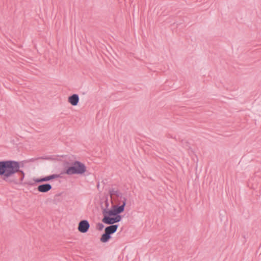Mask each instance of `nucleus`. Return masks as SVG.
<instances>
[{
  "label": "nucleus",
  "mask_w": 261,
  "mask_h": 261,
  "mask_svg": "<svg viewBox=\"0 0 261 261\" xmlns=\"http://www.w3.org/2000/svg\"><path fill=\"white\" fill-rule=\"evenodd\" d=\"M20 163L15 161H0V176L5 181L10 184H21L24 177V172L20 169Z\"/></svg>",
  "instance_id": "f257e3e1"
},
{
  "label": "nucleus",
  "mask_w": 261,
  "mask_h": 261,
  "mask_svg": "<svg viewBox=\"0 0 261 261\" xmlns=\"http://www.w3.org/2000/svg\"><path fill=\"white\" fill-rule=\"evenodd\" d=\"M102 222L110 225L105 229V232L101 235L100 240L102 243H106L111 238V235L116 232L118 227V224H114L121 220L122 216L120 214H103Z\"/></svg>",
  "instance_id": "f03ea898"
},
{
  "label": "nucleus",
  "mask_w": 261,
  "mask_h": 261,
  "mask_svg": "<svg viewBox=\"0 0 261 261\" xmlns=\"http://www.w3.org/2000/svg\"><path fill=\"white\" fill-rule=\"evenodd\" d=\"M86 171V167L82 162L75 161L67 167L64 173L67 175L83 174Z\"/></svg>",
  "instance_id": "7ed1b4c3"
},
{
  "label": "nucleus",
  "mask_w": 261,
  "mask_h": 261,
  "mask_svg": "<svg viewBox=\"0 0 261 261\" xmlns=\"http://www.w3.org/2000/svg\"><path fill=\"white\" fill-rule=\"evenodd\" d=\"M122 203L121 205L116 203V205H113L111 210H107L105 208L103 210L102 214L113 215V214H120L124 211V208L126 205V201H121Z\"/></svg>",
  "instance_id": "20e7f679"
},
{
  "label": "nucleus",
  "mask_w": 261,
  "mask_h": 261,
  "mask_svg": "<svg viewBox=\"0 0 261 261\" xmlns=\"http://www.w3.org/2000/svg\"><path fill=\"white\" fill-rule=\"evenodd\" d=\"M109 193L111 198L115 201L116 203L121 204V201H126L127 199L123 196L118 188H111L109 190Z\"/></svg>",
  "instance_id": "39448f33"
},
{
  "label": "nucleus",
  "mask_w": 261,
  "mask_h": 261,
  "mask_svg": "<svg viewBox=\"0 0 261 261\" xmlns=\"http://www.w3.org/2000/svg\"><path fill=\"white\" fill-rule=\"evenodd\" d=\"M90 228V224L86 220H82L80 221L77 229L81 233L87 232Z\"/></svg>",
  "instance_id": "423d86ee"
},
{
  "label": "nucleus",
  "mask_w": 261,
  "mask_h": 261,
  "mask_svg": "<svg viewBox=\"0 0 261 261\" xmlns=\"http://www.w3.org/2000/svg\"><path fill=\"white\" fill-rule=\"evenodd\" d=\"M68 101L73 106L77 105L79 101V96L77 94H73L68 98Z\"/></svg>",
  "instance_id": "0eeeda50"
},
{
  "label": "nucleus",
  "mask_w": 261,
  "mask_h": 261,
  "mask_svg": "<svg viewBox=\"0 0 261 261\" xmlns=\"http://www.w3.org/2000/svg\"><path fill=\"white\" fill-rule=\"evenodd\" d=\"M51 188V185L47 183L39 185L37 187V190L40 192L46 193L50 190Z\"/></svg>",
  "instance_id": "6e6552de"
},
{
  "label": "nucleus",
  "mask_w": 261,
  "mask_h": 261,
  "mask_svg": "<svg viewBox=\"0 0 261 261\" xmlns=\"http://www.w3.org/2000/svg\"><path fill=\"white\" fill-rule=\"evenodd\" d=\"M60 177V174H52L49 176L44 177L45 181H47L57 178Z\"/></svg>",
  "instance_id": "1a4fd4ad"
},
{
  "label": "nucleus",
  "mask_w": 261,
  "mask_h": 261,
  "mask_svg": "<svg viewBox=\"0 0 261 261\" xmlns=\"http://www.w3.org/2000/svg\"><path fill=\"white\" fill-rule=\"evenodd\" d=\"M34 180L36 183H41L45 181L44 177L42 178L34 179Z\"/></svg>",
  "instance_id": "9d476101"
},
{
  "label": "nucleus",
  "mask_w": 261,
  "mask_h": 261,
  "mask_svg": "<svg viewBox=\"0 0 261 261\" xmlns=\"http://www.w3.org/2000/svg\"><path fill=\"white\" fill-rule=\"evenodd\" d=\"M103 227H104V225L103 224L100 223H98L97 224L96 228L98 230H102V229L103 228Z\"/></svg>",
  "instance_id": "9b49d317"
},
{
  "label": "nucleus",
  "mask_w": 261,
  "mask_h": 261,
  "mask_svg": "<svg viewBox=\"0 0 261 261\" xmlns=\"http://www.w3.org/2000/svg\"><path fill=\"white\" fill-rule=\"evenodd\" d=\"M45 158H43V157H40V158H32V159H31L30 160V162H34L36 160H38L39 159H44Z\"/></svg>",
  "instance_id": "f8f14e48"
},
{
  "label": "nucleus",
  "mask_w": 261,
  "mask_h": 261,
  "mask_svg": "<svg viewBox=\"0 0 261 261\" xmlns=\"http://www.w3.org/2000/svg\"><path fill=\"white\" fill-rule=\"evenodd\" d=\"M184 143L186 144V148H188L189 147V143L188 142L182 141V143L184 144Z\"/></svg>",
  "instance_id": "ddd939ff"
},
{
  "label": "nucleus",
  "mask_w": 261,
  "mask_h": 261,
  "mask_svg": "<svg viewBox=\"0 0 261 261\" xmlns=\"http://www.w3.org/2000/svg\"><path fill=\"white\" fill-rule=\"evenodd\" d=\"M106 206H107V207L108 206V205H109V203H108V200H107L106 201Z\"/></svg>",
  "instance_id": "4468645a"
},
{
  "label": "nucleus",
  "mask_w": 261,
  "mask_h": 261,
  "mask_svg": "<svg viewBox=\"0 0 261 261\" xmlns=\"http://www.w3.org/2000/svg\"><path fill=\"white\" fill-rule=\"evenodd\" d=\"M29 184L30 185H34V183H32V182H29Z\"/></svg>",
  "instance_id": "2eb2a0df"
}]
</instances>
